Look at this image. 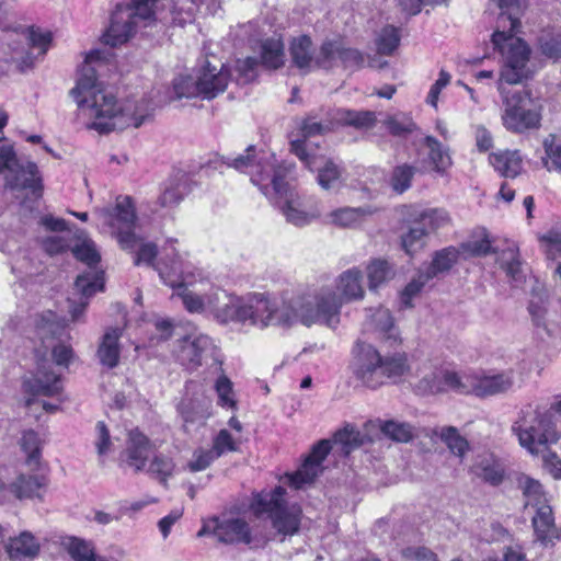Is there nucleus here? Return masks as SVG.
<instances>
[{
    "label": "nucleus",
    "instance_id": "nucleus-29",
    "mask_svg": "<svg viewBox=\"0 0 561 561\" xmlns=\"http://www.w3.org/2000/svg\"><path fill=\"white\" fill-rule=\"evenodd\" d=\"M497 263L506 276L515 284L525 280L526 274L520 260L519 249L514 242H507L506 247L497 252Z\"/></svg>",
    "mask_w": 561,
    "mask_h": 561
},
{
    "label": "nucleus",
    "instance_id": "nucleus-1",
    "mask_svg": "<svg viewBox=\"0 0 561 561\" xmlns=\"http://www.w3.org/2000/svg\"><path fill=\"white\" fill-rule=\"evenodd\" d=\"M167 262L160 260L154 268L162 282L175 289L185 310L201 313L221 325L237 324L266 329L271 325L289 328L296 323L311 327L316 314L309 313L304 295L275 297L267 293H248L243 296L211 286L208 291L195 288L203 278L188 271L182 257L174 253Z\"/></svg>",
    "mask_w": 561,
    "mask_h": 561
},
{
    "label": "nucleus",
    "instance_id": "nucleus-9",
    "mask_svg": "<svg viewBox=\"0 0 561 561\" xmlns=\"http://www.w3.org/2000/svg\"><path fill=\"white\" fill-rule=\"evenodd\" d=\"M513 430L519 444L531 455L542 453L561 437L557 416L551 411L527 412L515 423Z\"/></svg>",
    "mask_w": 561,
    "mask_h": 561
},
{
    "label": "nucleus",
    "instance_id": "nucleus-20",
    "mask_svg": "<svg viewBox=\"0 0 561 561\" xmlns=\"http://www.w3.org/2000/svg\"><path fill=\"white\" fill-rule=\"evenodd\" d=\"M46 365L47 363L38 365L36 373L23 380L26 407H32L37 397H57L62 391L60 374L47 369Z\"/></svg>",
    "mask_w": 561,
    "mask_h": 561
},
{
    "label": "nucleus",
    "instance_id": "nucleus-56",
    "mask_svg": "<svg viewBox=\"0 0 561 561\" xmlns=\"http://www.w3.org/2000/svg\"><path fill=\"white\" fill-rule=\"evenodd\" d=\"M425 228L413 221L409 231L401 237L402 248L408 254L421 250L426 243Z\"/></svg>",
    "mask_w": 561,
    "mask_h": 561
},
{
    "label": "nucleus",
    "instance_id": "nucleus-21",
    "mask_svg": "<svg viewBox=\"0 0 561 561\" xmlns=\"http://www.w3.org/2000/svg\"><path fill=\"white\" fill-rule=\"evenodd\" d=\"M217 347L214 340L203 333L191 334L180 342L178 358L182 365L188 368H196L202 365L207 357H213L218 362L216 356Z\"/></svg>",
    "mask_w": 561,
    "mask_h": 561
},
{
    "label": "nucleus",
    "instance_id": "nucleus-27",
    "mask_svg": "<svg viewBox=\"0 0 561 561\" xmlns=\"http://www.w3.org/2000/svg\"><path fill=\"white\" fill-rule=\"evenodd\" d=\"M48 486V478L43 473H20L11 481V496L19 500H42Z\"/></svg>",
    "mask_w": 561,
    "mask_h": 561
},
{
    "label": "nucleus",
    "instance_id": "nucleus-4",
    "mask_svg": "<svg viewBox=\"0 0 561 561\" xmlns=\"http://www.w3.org/2000/svg\"><path fill=\"white\" fill-rule=\"evenodd\" d=\"M525 0H497L496 4L500 13L492 44L501 56L502 77L510 82L518 81L526 73V64H529L531 55L528 44L516 36Z\"/></svg>",
    "mask_w": 561,
    "mask_h": 561
},
{
    "label": "nucleus",
    "instance_id": "nucleus-43",
    "mask_svg": "<svg viewBox=\"0 0 561 561\" xmlns=\"http://www.w3.org/2000/svg\"><path fill=\"white\" fill-rule=\"evenodd\" d=\"M332 48V68L341 62L346 68H358L364 64L363 55L353 48H344L339 41H328Z\"/></svg>",
    "mask_w": 561,
    "mask_h": 561
},
{
    "label": "nucleus",
    "instance_id": "nucleus-53",
    "mask_svg": "<svg viewBox=\"0 0 561 561\" xmlns=\"http://www.w3.org/2000/svg\"><path fill=\"white\" fill-rule=\"evenodd\" d=\"M382 433L394 442L408 443L415 436V428L408 422L386 421L381 425Z\"/></svg>",
    "mask_w": 561,
    "mask_h": 561
},
{
    "label": "nucleus",
    "instance_id": "nucleus-64",
    "mask_svg": "<svg viewBox=\"0 0 561 561\" xmlns=\"http://www.w3.org/2000/svg\"><path fill=\"white\" fill-rule=\"evenodd\" d=\"M137 244L134 249H131L130 251H136V259H135V264L136 265H139V264H148V265H153V261L157 256V247L154 243H151V242H142L138 237H137Z\"/></svg>",
    "mask_w": 561,
    "mask_h": 561
},
{
    "label": "nucleus",
    "instance_id": "nucleus-10",
    "mask_svg": "<svg viewBox=\"0 0 561 561\" xmlns=\"http://www.w3.org/2000/svg\"><path fill=\"white\" fill-rule=\"evenodd\" d=\"M229 72L224 66L218 70L207 61L195 75L179 76L173 80L176 99L202 98L211 100L222 93L229 82Z\"/></svg>",
    "mask_w": 561,
    "mask_h": 561
},
{
    "label": "nucleus",
    "instance_id": "nucleus-12",
    "mask_svg": "<svg viewBox=\"0 0 561 561\" xmlns=\"http://www.w3.org/2000/svg\"><path fill=\"white\" fill-rule=\"evenodd\" d=\"M419 380L414 385L417 394L430 396L454 391L465 392L466 370H455L449 366L424 365L419 369Z\"/></svg>",
    "mask_w": 561,
    "mask_h": 561
},
{
    "label": "nucleus",
    "instance_id": "nucleus-32",
    "mask_svg": "<svg viewBox=\"0 0 561 561\" xmlns=\"http://www.w3.org/2000/svg\"><path fill=\"white\" fill-rule=\"evenodd\" d=\"M470 470L474 477L491 485H499L503 481L504 469L493 455L478 456Z\"/></svg>",
    "mask_w": 561,
    "mask_h": 561
},
{
    "label": "nucleus",
    "instance_id": "nucleus-47",
    "mask_svg": "<svg viewBox=\"0 0 561 561\" xmlns=\"http://www.w3.org/2000/svg\"><path fill=\"white\" fill-rule=\"evenodd\" d=\"M381 123L389 133L396 137H402L411 134L416 128L411 115L403 112L387 114L382 118Z\"/></svg>",
    "mask_w": 561,
    "mask_h": 561
},
{
    "label": "nucleus",
    "instance_id": "nucleus-60",
    "mask_svg": "<svg viewBox=\"0 0 561 561\" xmlns=\"http://www.w3.org/2000/svg\"><path fill=\"white\" fill-rule=\"evenodd\" d=\"M216 451L210 448H197L194 450L192 458L188 460L186 468L191 472H198L206 470L216 459Z\"/></svg>",
    "mask_w": 561,
    "mask_h": 561
},
{
    "label": "nucleus",
    "instance_id": "nucleus-41",
    "mask_svg": "<svg viewBox=\"0 0 561 561\" xmlns=\"http://www.w3.org/2000/svg\"><path fill=\"white\" fill-rule=\"evenodd\" d=\"M458 257L459 251L454 247H448L435 252L432 263L422 268L432 279L438 274L449 271Z\"/></svg>",
    "mask_w": 561,
    "mask_h": 561
},
{
    "label": "nucleus",
    "instance_id": "nucleus-48",
    "mask_svg": "<svg viewBox=\"0 0 561 561\" xmlns=\"http://www.w3.org/2000/svg\"><path fill=\"white\" fill-rule=\"evenodd\" d=\"M43 445L44 439L39 436L37 432H35L34 430L23 431L20 439V446L24 454L26 455V462L30 466L38 465Z\"/></svg>",
    "mask_w": 561,
    "mask_h": 561
},
{
    "label": "nucleus",
    "instance_id": "nucleus-58",
    "mask_svg": "<svg viewBox=\"0 0 561 561\" xmlns=\"http://www.w3.org/2000/svg\"><path fill=\"white\" fill-rule=\"evenodd\" d=\"M431 280L427 274L420 268L416 276L411 279V282L404 287L400 295V302L405 308L412 307V300L416 297L425 284Z\"/></svg>",
    "mask_w": 561,
    "mask_h": 561
},
{
    "label": "nucleus",
    "instance_id": "nucleus-45",
    "mask_svg": "<svg viewBox=\"0 0 561 561\" xmlns=\"http://www.w3.org/2000/svg\"><path fill=\"white\" fill-rule=\"evenodd\" d=\"M263 66L277 69L284 65V44L279 38H267L261 44Z\"/></svg>",
    "mask_w": 561,
    "mask_h": 561
},
{
    "label": "nucleus",
    "instance_id": "nucleus-28",
    "mask_svg": "<svg viewBox=\"0 0 561 561\" xmlns=\"http://www.w3.org/2000/svg\"><path fill=\"white\" fill-rule=\"evenodd\" d=\"M535 512L533 516V526L535 534L543 545H553L556 540L561 539V530L554 525L552 508L548 501L531 507Z\"/></svg>",
    "mask_w": 561,
    "mask_h": 561
},
{
    "label": "nucleus",
    "instance_id": "nucleus-19",
    "mask_svg": "<svg viewBox=\"0 0 561 561\" xmlns=\"http://www.w3.org/2000/svg\"><path fill=\"white\" fill-rule=\"evenodd\" d=\"M16 35L24 42V45L21 48H13L11 59L19 64L22 70L32 67L37 58L43 57L51 43L50 32L39 27L31 26Z\"/></svg>",
    "mask_w": 561,
    "mask_h": 561
},
{
    "label": "nucleus",
    "instance_id": "nucleus-24",
    "mask_svg": "<svg viewBox=\"0 0 561 561\" xmlns=\"http://www.w3.org/2000/svg\"><path fill=\"white\" fill-rule=\"evenodd\" d=\"M336 125L333 112L310 113L299 124V130L296 138L290 140V151L293 152V142L300 140L307 148L309 153H317L311 147L310 138L322 136L331 131Z\"/></svg>",
    "mask_w": 561,
    "mask_h": 561
},
{
    "label": "nucleus",
    "instance_id": "nucleus-49",
    "mask_svg": "<svg viewBox=\"0 0 561 561\" xmlns=\"http://www.w3.org/2000/svg\"><path fill=\"white\" fill-rule=\"evenodd\" d=\"M414 221L416 225L424 227L425 236H428L448 225L449 216L444 209L432 208L420 213Z\"/></svg>",
    "mask_w": 561,
    "mask_h": 561
},
{
    "label": "nucleus",
    "instance_id": "nucleus-55",
    "mask_svg": "<svg viewBox=\"0 0 561 561\" xmlns=\"http://www.w3.org/2000/svg\"><path fill=\"white\" fill-rule=\"evenodd\" d=\"M546 157L542 159L548 171L561 172V139L550 135L543 141Z\"/></svg>",
    "mask_w": 561,
    "mask_h": 561
},
{
    "label": "nucleus",
    "instance_id": "nucleus-63",
    "mask_svg": "<svg viewBox=\"0 0 561 561\" xmlns=\"http://www.w3.org/2000/svg\"><path fill=\"white\" fill-rule=\"evenodd\" d=\"M540 245L547 257L554 260L561 254V233L557 231H549L539 238Z\"/></svg>",
    "mask_w": 561,
    "mask_h": 561
},
{
    "label": "nucleus",
    "instance_id": "nucleus-34",
    "mask_svg": "<svg viewBox=\"0 0 561 561\" xmlns=\"http://www.w3.org/2000/svg\"><path fill=\"white\" fill-rule=\"evenodd\" d=\"M121 329L112 328L107 330L102 339L98 350V356L103 366L114 368L117 366L121 355L119 337Z\"/></svg>",
    "mask_w": 561,
    "mask_h": 561
},
{
    "label": "nucleus",
    "instance_id": "nucleus-46",
    "mask_svg": "<svg viewBox=\"0 0 561 561\" xmlns=\"http://www.w3.org/2000/svg\"><path fill=\"white\" fill-rule=\"evenodd\" d=\"M217 369L220 371V375L217 377V379L214 383V389L218 397L217 403L219 407H221L224 409L236 410L237 409V400H236V393L233 390V383L224 374L222 368H221V363H219V366Z\"/></svg>",
    "mask_w": 561,
    "mask_h": 561
},
{
    "label": "nucleus",
    "instance_id": "nucleus-30",
    "mask_svg": "<svg viewBox=\"0 0 561 561\" xmlns=\"http://www.w3.org/2000/svg\"><path fill=\"white\" fill-rule=\"evenodd\" d=\"M528 314L537 328L547 329L549 321V294L542 285H536L530 293Z\"/></svg>",
    "mask_w": 561,
    "mask_h": 561
},
{
    "label": "nucleus",
    "instance_id": "nucleus-33",
    "mask_svg": "<svg viewBox=\"0 0 561 561\" xmlns=\"http://www.w3.org/2000/svg\"><path fill=\"white\" fill-rule=\"evenodd\" d=\"M37 174L38 169L34 162L27 161L24 164L19 161L16 170H10L7 178V185L11 188H39L41 179Z\"/></svg>",
    "mask_w": 561,
    "mask_h": 561
},
{
    "label": "nucleus",
    "instance_id": "nucleus-36",
    "mask_svg": "<svg viewBox=\"0 0 561 561\" xmlns=\"http://www.w3.org/2000/svg\"><path fill=\"white\" fill-rule=\"evenodd\" d=\"M516 484L522 491L525 510H529L548 501L542 484L538 480L525 473H519L516 477Z\"/></svg>",
    "mask_w": 561,
    "mask_h": 561
},
{
    "label": "nucleus",
    "instance_id": "nucleus-5",
    "mask_svg": "<svg viewBox=\"0 0 561 561\" xmlns=\"http://www.w3.org/2000/svg\"><path fill=\"white\" fill-rule=\"evenodd\" d=\"M365 295L363 273L353 267L342 272L335 279V286H322L304 294L309 313L316 314L313 324L335 329L340 323L341 309L346 302L362 300Z\"/></svg>",
    "mask_w": 561,
    "mask_h": 561
},
{
    "label": "nucleus",
    "instance_id": "nucleus-54",
    "mask_svg": "<svg viewBox=\"0 0 561 561\" xmlns=\"http://www.w3.org/2000/svg\"><path fill=\"white\" fill-rule=\"evenodd\" d=\"M334 443L340 444L342 453L350 454L364 443V437L353 425H346L334 435Z\"/></svg>",
    "mask_w": 561,
    "mask_h": 561
},
{
    "label": "nucleus",
    "instance_id": "nucleus-18",
    "mask_svg": "<svg viewBox=\"0 0 561 561\" xmlns=\"http://www.w3.org/2000/svg\"><path fill=\"white\" fill-rule=\"evenodd\" d=\"M332 48L328 41L323 42L317 51L310 37L301 35L294 38L290 45V56L294 65L305 72L321 68H332Z\"/></svg>",
    "mask_w": 561,
    "mask_h": 561
},
{
    "label": "nucleus",
    "instance_id": "nucleus-23",
    "mask_svg": "<svg viewBox=\"0 0 561 561\" xmlns=\"http://www.w3.org/2000/svg\"><path fill=\"white\" fill-rule=\"evenodd\" d=\"M331 450L330 440L322 439L313 446L309 456L305 459L301 467L291 474H287L290 486L301 489L310 484L321 472V465Z\"/></svg>",
    "mask_w": 561,
    "mask_h": 561
},
{
    "label": "nucleus",
    "instance_id": "nucleus-22",
    "mask_svg": "<svg viewBox=\"0 0 561 561\" xmlns=\"http://www.w3.org/2000/svg\"><path fill=\"white\" fill-rule=\"evenodd\" d=\"M364 328L377 341L390 347L401 344L400 331L394 323L391 312L386 308L368 309Z\"/></svg>",
    "mask_w": 561,
    "mask_h": 561
},
{
    "label": "nucleus",
    "instance_id": "nucleus-11",
    "mask_svg": "<svg viewBox=\"0 0 561 561\" xmlns=\"http://www.w3.org/2000/svg\"><path fill=\"white\" fill-rule=\"evenodd\" d=\"M156 0H134L118 3L111 18V25L103 35V41L112 47L126 43L135 33L140 21L150 22L154 16Z\"/></svg>",
    "mask_w": 561,
    "mask_h": 561
},
{
    "label": "nucleus",
    "instance_id": "nucleus-40",
    "mask_svg": "<svg viewBox=\"0 0 561 561\" xmlns=\"http://www.w3.org/2000/svg\"><path fill=\"white\" fill-rule=\"evenodd\" d=\"M190 192L187 176L184 173H178L165 185L160 203L162 206H173L179 204Z\"/></svg>",
    "mask_w": 561,
    "mask_h": 561
},
{
    "label": "nucleus",
    "instance_id": "nucleus-35",
    "mask_svg": "<svg viewBox=\"0 0 561 561\" xmlns=\"http://www.w3.org/2000/svg\"><path fill=\"white\" fill-rule=\"evenodd\" d=\"M35 330L38 340H41L42 344L48 348L50 346V342L59 337L65 328L64 324L58 321L55 312L47 310L35 319Z\"/></svg>",
    "mask_w": 561,
    "mask_h": 561
},
{
    "label": "nucleus",
    "instance_id": "nucleus-13",
    "mask_svg": "<svg viewBox=\"0 0 561 561\" xmlns=\"http://www.w3.org/2000/svg\"><path fill=\"white\" fill-rule=\"evenodd\" d=\"M73 255L84 264L89 271L78 275L75 282L76 289L84 297H91L104 288V272L98 268L101 260L96 244L90 238H83L72 248Z\"/></svg>",
    "mask_w": 561,
    "mask_h": 561
},
{
    "label": "nucleus",
    "instance_id": "nucleus-25",
    "mask_svg": "<svg viewBox=\"0 0 561 561\" xmlns=\"http://www.w3.org/2000/svg\"><path fill=\"white\" fill-rule=\"evenodd\" d=\"M152 453L151 440L140 431L128 432L125 449L121 453V461L135 472L144 471Z\"/></svg>",
    "mask_w": 561,
    "mask_h": 561
},
{
    "label": "nucleus",
    "instance_id": "nucleus-62",
    "mask_svg": "<svg viewBox=\"0 0 561 561\" xmlns=\"http://www.w3.org/2000/svg\"><path fill=\"white\" fill-rule=\"evenodd\" d=\"M211 451H216L217 459L226 453L236 451L237 443L227 430H220L213 440Z\"/></svg>",
    "mask_w": 561,
    "mask_h": 561
},
{
    "label": "nucleus",
    "instance_id": "nucleus-57",
    "mask_svg": "<svg viewBox=\"0 0 561 561\" xmlns=\"http://www.w3.org/2000/svg\"><path fill=\"white\" fill-rule=\"evenodd\" d=\"M399 30L392 25L385 26L376 39L377 50L381 55H391L399 46Z\"/></svg>",
    "mask_w": 561,
    "mask_h": 561
},
{
    "label": "nucleus",
    "instance_id": "nucleus-52",
    "mask_svg": "<svg viewBox=\"0 0 561 561\" xmlns=\"http://www.w3.org/2000/svg\"><path fill=\"white\" fill-rule=\"evenodd\" d=\"M440 439L446 444L450 453L460 459L463 458L465 454L469 449V443L462 437L458 430L454 426L443 427L439 432Z\"/></svg>",
    "mask_w": 561,
    "mask_h": 561
},
{
    "label": "nucleus",
    "instance_id": "nucleus-51",
    "mask_svg": "<svg viewBox=\"0 0 561 561\" xmlns=\"http://www.w3.org/2000/svg\"><path fill=\"white\" fill-rule=\"evenodd\" d=\"M175 463L171 457L159 454L151 459L147 472L160 483L167 485L168 479L173 476Z\"/></svg>",
    "mask_w": 561,
    "mask_h": 561
},
{
    "label": "nucleus",
    "instance_id": "nucleus-37",
    "mask_svg": "<svg viewBox=\"0 0 561 561\" xmlns=\"http://www.w3.org/2000/svg\"><path fill=\"white\" fill-rule=\"evenodd\" d=\"M371 211L364 207H342L328 214L329 222L341 228L360 225Z\"/></svg>",
    "mask_w": 561,
    "mask_h": 561
},
{
    "label": "nucleus",
    "instance_id": "nucleus-8",
    "mask_svg": "<svg viewBox=\"0 0 561 561\" xmlns=\"http://www.w3.org/2000/svg\"><path fill=\"white\" fill-rule=\"evenodd\" d=\"M286 490L276 486L270 492L254 494L250 507L255 516L266 514L271 519L273 528L283 537L294 536L298 533L302 511L299 505L287 504L285 501Z\"/></svg>",
    "mask_w": 561,
    "mask_h": 561
},
{
    "label": "nucleus",
    "instance_id": "nucleus-26",
    "mask_svg": "<svg viewBox=\"0 0 561 561\" xmlns=\"http://www.w3.org/2000/svg\"><path fill=\"white\" fill-rule=\"evenodd\" d=\"M424 145L427 148V158L420 161V171L445 175L453 165L449 148L433 136H426Z\"/></svg>",
    "mask_w": 561,
    "mask_h": 561
},
{
    "label": "nucleus",
    "instance_id": "nucleus-15",
    "mask_svg": "<svg viewBox=\"0 0 561 561\" xmlns=\"http://www.w3.org/2000/svg\"><path fill=\"white\" fill-rule=\"evenodd\" d=\"M293 153L310 170L316 171L317 182L323 190H335L339 188L345 181L344 168L333 161L332 159L325 158L320 153H309L306 146L300 141L296 140L293 142Z\"/></svg>",
    "mask_w": 561,
    "mask_h": 561
},
{
    "label": "nucleus",
    "instance_id": "nucleus-17",
    "mask_svg": "<svg viewBox=\"0 0 561 561\" xmlns=\"http://www.w3.org/2000/svg\"><path fill=\"white\" fill-rule=\"evenodd\" d=\"M514 385L512 370L494 373L482 369L466 370L463 394H474L483 398L495 396L510 390Z\"/></svg>",
    "mask_w": 561,
    "mask_h": 561
},
{
    "label": "nucleus",
    "instance_id": "nucleus-38",
    "mask_svg": "<svg viewBox=\"0 0 561 561\" xmlns=\"http://www.w3.org/2000/svg\"><path fill=\"white\" fill-rule=\"evenodd\" d=\"M336 125L352 126L356 129L371 128L376 122V114L371 111L335 110Z\"/></svg>",
    "mask_w": 561,
    "mask_h": 561
},
{
    "label": "nucleus",
    "instance_id": "nucleus-61",
    "mask_svg": "<svg viewBox=\"0 0 561 561\" xmlns=\"http://www.w3.org/2000/svg\"><path fill=\"white\" fill-rule=\"evenodd\" d=\"M257 60L253 57L239 59L236 62V72L238 73V82L245 84L256 77Z\"/></svg>",
    "mask_w": 561,
    "mask_h": 561
},
{
    "label": "nucleus",
    "instance_id": "nucleus-16",
    "mask_svg": "<svg viewBox=\"0 0 561 561\" xmlns=\"http://www.w3.org/2000/svg\"><path fill=\"white\" fill-rule=\"evenodd\" d=\"M213 534L217 539L225 543H247L254 547L263 546L268 541V537H256L251 534L249 525L241 518H213L205 523L197 536Z\"/></svg>",
    "mask_w": 561,
    "mask_h": 561
},
{
    "label": "nucleus",
    "instance_id": "nucleus-39",
    "mask_svg": "<svg viewBox=\"0 0 561 561\" xmlns=\"http://www.w3.org/2000/svg\"><path fill=\"white\" fill-rule=\"evenodd\" d=\"M60 545L73 561H98V557L94 553V546L89 540L75 536H66L61 538Z\"/></svg>",
    "mask_w": 561,
    "mask_h": 561
},
{
    "label": "nucleus",
    "instance_id": "nucleus-14",
    "mask_svg": "<svg viewBox=\"0 0 561 561\" xmlns=\"http://www.w3.org/2000/svg\"><path fill=\"white\" fill-rule=\"evenodd\" d=\"M104 221L112 233L115 234L119 245L124 250H131L137 244V236L134 232L136 224V210L129 196H118L113 208L103 211Z\"/></svg>",
    "mask_w": 561,
    "mask_h": 561
},
{
    "label": "nucleus",
    "instance_id": "nucleus-31",
    "mask_svg": "<svg viewBox=\"0 0 561 561\" xmlns=\"http://www.w3.org/2000/svg\"><path fill=\"white\" fill-rule=\"evenodd\" d=\"M489 162L504 178L514 179L523 170V159L518 150H499L490 153Z\"/></svg>",
    "mask_w": 561,
    "mask_h": 561
},
{
    "label": "nucleus",
    "instance_id": "nucleus-44",
    "mask_svg": "<svg viewBox=\"0 0 561 561\" xmlns=\"http://www.w3.org/2000/svg\"><path fill=\"white\" fill-rule=\"evenodd\" d=\"M39 545L31 533L24 531L11 539L9 554L12 559L33 558L37 554Z\"/></svg>",
    "mask_w": 561,
    "mask_h": 561
},
{
    "label": "nucleus",
    "instance_id": "nucleus-6",
    "mask_svg": "<svg viewBox=\"0 0 561 561\" xmlns=\"http://www.w3.org/2000/svg\"><path fill=\"white\" fill-rule=\"evenodd\" d=\"M410 370L405 353L382 355L374 345L358 342L354 350L352 371L365 387L377 389L388 382L397 383Z\"/></svg>",
    "mask_w": 561,
    "mask_h": 561
},
{
    "label": "nucleus",
    "instance_id": "nucleus-50",
    "mask_svg": "<svg viewBox=\"0 0 561 561\" xmlns=\"http://www.w3.org/2000/svg\"><path fill=\"white\" fill-rule=\"evenodd\" d=\"M394 272L391 265L385 260H374L367 266V277L370 290H376L386 282L391 279Z\"/></svg>",
    "mask_w": 561,
    "mask_h": 561
},
{
    "label": "nucleus",
    "instance_id": "nucleus-3",
    "mask_svg": "<svg viewBox=\"0 0 561 561\" xmlns=\"http://www.w3.org/2000/svg\"><path fill=\"white\" fill-rule=\"evenodd\" d=\"M101 57L100 50H91L87 54L84 62L79 69L76 87L70 91L81 114L90 119L88 128L101 134L116 129L123 130L128 127L138 128L151 110L149 103L136 100L117 103L98 80L93 62L100 60Z\"/></svg>",
    "mask_w": 561,
    "mask_h": 561
},
{
    "label": "nucleus",
    "instance_id": "nucleus-7",
    "mask_svg": "<svg viewBox=\"0 0 561 561\" xmlns=\"http://www.w3.org/2000/svg\"><path fill=\"white\" fill-rule=\"evenodd\" d=\"M531 76L529 64H526V73L516 82H510L502 77L497 81V91L502 96L504 110L502 113L503 126L513 133L523 134L527 130L538 129L542 119V105L531 96L528 90H517L510 93L504 84H518Z\"/></svg>",
    "mask_w": 561,
    "mask_h": 561
},
{
    "label": "nucleus",
    "instance_id": "nucleus-2",
    "mask_svg": "<svg viewBox=\"0 0 561 561\" xmlns=\"http://www.w3.org/2000/svg\"><path fill=\"white\" fill-rule=\"evenodd\" d=\"M225 163L249 174L251 182L277 205L287 222L305 227L321 216L318 201L301 198L290 188L286 179L291 165L279 163L274 153L249 146L242 154L226 157Z\"/></svg>",
    "mask_w": 561,
    "mask_h": 561
},
{
    "label": "nucleus",
    "instance_id": "nucleus-42",
    "mask_svg": "<svg viewBox=\"0 0 561 561\" xmlns=\"http://www.w3.org/2000/svg\"><path fill=\"white\" fill-rule=\"evenodd\" d=\"M537 49L541 56L553 62L561 59V30L543 31L537 38Z\"/></svg>",
    "mask_w": 561,
    "mask_h": 561
},
{
    "label": "nucleus",
    "instance_id": "nucleus-59",
    "mask_svg": "<svg viewBox=\"0 0 561 561\" xmlns=\"http://www.w3.org/2000/svg\"><path fill=\"white\" fill-rule=\"evenodd\" d=\"M415 172L416 168L405 163L394 168L391 175L392 190L399 194L409 190Z\"/></svg>",
    "mask_w": 561,
    "mask_h": 561
}]
</instances>
